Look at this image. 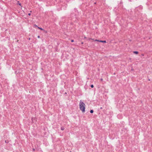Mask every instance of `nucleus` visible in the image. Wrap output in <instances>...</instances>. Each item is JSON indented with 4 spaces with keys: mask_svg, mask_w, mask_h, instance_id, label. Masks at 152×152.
<instances>
[{
    "mask_svg": "<svg viewBox=\"0 0 152 152\" xmlns=\"http://www.w3.org/2000/svg\"><path fill=\"white\" fill-rule=\"evenodd\" d=\"M37 37H38V38H40V36H38Z\"/></svg>",
    "mask_w": 152,
    "mask_h": 152,
    "instance_id": "ddd939ff",
    "label": "nucleus"
},
{
    "mask_svg": "<svg viewBox=\"0 0 152 152\" xmlns=\"http://www.w3.org/2000/svg\"><path fill=\"white\" fill-rule=\"evenodd\" d=\"M95 41H99V40H97V39H96L95 40Z\"/></svg>",
    "mask_w": 152,
    "mask_h": 152,
    "instance_id": "9d476101",
    "label": "nucleus"
},
{
    "mask_svg": "<svg viewBox=\"0 0 152 152\" xmlns=\"http://www.w3.org/2000/svg\"><path fill=\"white\" fill-rule=\"evenodd\" d=\"M91 88H93V87H94V86H93V85H91Z\"/></svg>",
    "mask_w": 152,
    "mask_h": 152,
    "instance_id": "6e6552de",
    "label": "nucleus"
},
{
    "mask_svg": "<svg viewBox=\"0 0 152 152\" xmlns=\"http://www.w3.org/2000/svg\"><path fill=\"white\" fill-rule=\"evenodd\" d=\"M38 28L39 29H40V30H42L44 31V30L42 28H40V27H38Z\"/></svg>",
    "mask_w": 152,
    "mask_h": 152,
    "instance_id": "39448f33",
    "label": "nucleus"
},
{
    "mask_svg": "<svg viewBox=\"0 0 152 152\" xmlns=\"http://www.w3.org/2000/svg\"><path fill=\"white\" fill-rule=\"evenodd\" d=\"M133 53L136 54H138V52L137 51H134Z\"/></svg>",
    "mask_w": 152,
    "mask_h": 152,
    "instance_id": "20e7f679",
    "label": "nucleus"
},
{
    "mask_svg": "<svg viewBox=\"0 0 152 152\" xmlns=\"http://www.w3.org/2000/svg\"><path fill=\"white\" fill-rule=\"evenodd\" d=\"M100 109H102V107H101L100 108Z\"/></svg>",
    "mask_w": 152,
    "mask_h": 152,
    "instance_id": "f3484780",
    "label": "nucleus"
},
{
    "mask_svg": "<svg viewBox=\"0 0 152 152\" xmlns=\"http://www.w3.org/2000/svg\"><path fill=\"white\" fill-rule=\"evenodd\" d=\"M74 42V40H71V42Z\"/></svg>",
    "mask_w": 152,
    "mask_h": 152,
    "instance_id": "9b49d317",
    "label": "nucleus"
},
{
    "mask_svg": "<svg viewBox=\"0 0 152 152\" xmlns=\"http://www.w3.org/2000/svg\"><path fill=\"white\" fill-rule=\"evenodd\" d=\"M34 26V27H37V26L36 25H35Z\"/></svg>",
    "mask_w": 152,
    "mask_h": 152,
    "instance_id": "1a4fd4ad",
    "label": "nucleus"
},
{
    "mask_svg": "<svg viewBox=\"0 0 152 152\" xmlns=\"http://www.w3.org/2000/svg\"><path fill=\"white\" fill-rule=\"evenodd\" d=\"M21 4H19V5H21Z\"/></svg>",
    "mask_w": 152,
    "mask_h": 152,
    "instance_id": "2eb2a0df",
    "label": "nucleus"
},
{
    "mask_svg": "<svg viewBox=\"0 0 152 152\" xmlns=\"http://www.w3.org/2000/svg\"><path fill=\"white\" fill-rule=\"evenodd\" d=\"M28 39H29V40H30V38H29Z\"/></svg>",
    "mask_w": 152,
    "mask_h": 152,
    "instance_id": "dca6fc26",
    "label": "nucleus"
},
{
    "mask_svg": "<svg viewBox=\"0 0 152 152\" xmlns=\"http://www.w3.org/2000/svg\"><path fill=\"white\" fill-rule=\"evenodd\" d=\"M31 14L30 13H28V15H31Z\"/></svg>",
    "mask_w": 152,
    "mask_h": 152,
    "instance_id": "f8f14e48",
    "label": "nucleus"
},
{
    "mask_svg": "<svg viewBox=\"0 0 152 152\" xmlns=\"http://www.w3.org/2000/svg\"><path fill=\"white\" fill-rule=\"evenodd\" d=\"M99 42H104V43H106V41H105V40L104 41L100 40V41H99Z\"/></svg>",
    "mask_w": 152,
    "mask_h": 152,
    "instance_id": "7ed1b4c3",
    "label": "nucleus"
},
{
    "mask_svg": "<svg viewBox=\"0 0 152 152\" xmlns=\"http://www.w3.org/2000/svg\"><path fill=\"white\" fill-rule=\"evenodd\" d=\"M91 113H93L94 112V111L93 110H91L90 111Z\"/></svg>",
    "mask_w": 152,
    "mask_h": 152,
    "instance_id": "0eeeda50",
    "label": "nucleus"
},
{
    "mask_svg": "<svg viewBox=\"0 0 152 152\" xmlns=\"http://www.w3.org/2000/svg\"><path fill=\"white\" fill-rule=\"evenodd\" d=\"M101 81H102V80H103V79H102V78H101Z\"/></svg>",
    "mask_w": 152,
    "mask_h": 152,
    "instance_id": "4468645a",
    "label": "nucleus"
},
{
    "mask_svg": "<svg viewBox=\"0 0 152 152\" xmlns=\"http://www.w3.org/2000/svg\"><path fill=\"white\" fill-rule=\"evenodd\" d=\"M64 127H61V129L62 130H64Z\"/></svg>",
    "mask_w": 152,
    "mask_h": 152,
    "instance_id": "423d86ee",
    "label": "nucleus"
},
{
    "mask_svg": "<svg viewBox=\"0 0 152 152\" xmlns=\"http://www.w3.org/2000/svg\"><path fill=\"white\" fill-rule=\"evenodd\" d=\"M31 120L33 123H34L35 121H37V119L35 117H32L31 118Z\"/></svg>",
    "mask_w": 152,
    "mask_h": 152,
    "instance_id": "f03ea898",
    "label": "nucleus"
},
{
    "mask_svg": "<svg viewBox=\"0 0 152 152\" xmlns=\"http://www.w3.org/2000/svg\"><path fill=\"white\" fill-rule=\"evenodd\" d=\"M85 106L86 105L83 102L82 100H80L79 103V107L80 109L83 113H84L85 111Z\"/></svg>",
    "mask_w": 152,
    "mask_h": 152,
    "instance_id": "f257e3e1",
    "label": "nucleus"
}]
</instances>
